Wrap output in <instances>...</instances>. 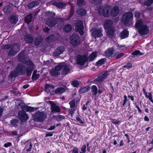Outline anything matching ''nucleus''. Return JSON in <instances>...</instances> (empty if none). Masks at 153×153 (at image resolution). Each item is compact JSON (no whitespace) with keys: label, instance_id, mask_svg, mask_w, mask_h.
<instances>
[{"label":"nucleus","instance_id":"f257e3e1","mask_svg":"<svg viewBox=\"0 0 153 153\" xmlns=\"http://www.w3.org/2000/svg\"><path fill=\"white\" fill-rule=\"evenodd\" d=\"M24 64L27 66H25L21 63H18L15 68V70L11 71L9 75V77L11 79L16 78L20 75L25 74L26 71L27 76H30L32 71L35 67V65L33 62L30 60H27L25 61Z\"/></svg>","mask_w":153,"mask_h":153},{"label":"nucleus","instance_id":"f03ea898","mask_svg":"<svg viewBox=\"0 0 153 153\" xmlns=\"http://www.w3.org/2000/svg\"><path fill=\"white\" fill-rule=\"evenodd\" d=\"M133 15L131 12H126L122 15L121 22L124 25L132 24L133 23Z\"/></svg>","mask_w":153,"mask_h":153},{"label":"nucleus","instance_id":"7ed1b4c3","mask_svg":"<svg viewBox=\"0 0 153 153\" xmlns=\"http://www.w3.org/2000/svg\"><path fill=\"white\" fill-rule=\"evenodd\" d=\"M33 120L38 122H43L47 118V115L44 112L38 111L35 114L32 115Z\"/></svg>","mask_w":153,"mask_h":153},{"label":"nucleus","instance_id":"20e7f679","mask_svg":"<svg viewBox=\"0 0 153 153\" xmlns=\"http://www.w3.org/2000/svg\"><path fill=\"white\" fill-rule=\"evenodd\" d=\"M109 74V72L105 71L100 73L94 81L96 84H100L103 82L105 79L107 78Z\"/></svg>","mask_w":153,"mask_h":153},{"label":"nucleus","instance_id":"39448f33","mask_svg":"<svg viewBox=\"0 0 153 153\" xmlns=\"http://www.w3.org/2000/svg\"><path fill=\"white\" fill-rule=\"evenodd\" d=\"M103 7L100 6L97 8V10L99 14L101 13L102 10L103 16L105 17H108L110 16V12H109L110 6L109 5H106L102 9Z\"/></svg>","mask_w":153,"mask_h":153},{"label":"nucleus","instance_id":"423d86ee","mask_svg":"<svg viewBox=\"0 0 153 153\" xmlns=\"http://www.w3.org/2000/svg\"><path fill=\"white\" fill-rule=\"evenodd\" d=\"M56 69L58 70H62V75H66L70 71V69L68 66L66 64H62L61 65L56 66Z\"/></svg>","mask_w":153,"mask_h":153},{"label":"nucleus","instance_id":"0eeeda50","mask_svg":"<svg viewBox=\"0 0 153 153\" xmlns=\"http://www.w3.org/2000/svg\"><path fill=\"white\" fill-rule=\"evenodd\" d=\"M84 29L83 23L82 20H80L76 23L75 27V30L78 32L81 36H82L84 34Z\"/></svg>","mask_w":153,"mask_h":153},{"label":"nucleus","instance_id":"6e6552de","mask_svg":"<svg viewBox=\"0 0 153 153\" xmlns=\"http://www.w3.org/2000/svg\"><path fill=\"white\" fill-rule=\"evenodd\" d=\"M71 38L70 43L72 46L76 47L80 44L79 38L76 34L72 35L71 36Z\"/></svg>","mask_w":153,"mask_h":153},{"label":"nucleus","instance_id":"1a4fd4ad","mask_svg":"<svg viewBox=\"0 0 153 153\" xmlns=\"http://www.w3.org/2000/svg\"><path fill=\"white\" fill-rule=\"evenodd\" d=\"M77 62L78 64L83 65L87 62H88V58L85 54L80 55L77 59Z\"/></svg>","mask_w":153,"mask_h":153},{"label":"nucleus","instance_id":"9d476101","mask_svg":"<svg viewBox=\"0 0 153 153\" xmlns=\"http://www.w3.org/2000/svg\"><path fill=\"white\" fill-rule=\"evenodd\" d=\"M102 30L101 28H96L94 29L92 33V36L95 38H100L103 35L102 34Z\"/></svg>","mask_w":153,"mask_h":153},{"label":"nucleus","instance_id":"9b49d317","mask_svg":"<svg viewBox=\"0 0 153 153\" xmlns=\"http://www.w3.org/2000/svg\"><path fill=\"white\" fill-rule=\"evenodd\" d=\"M138 29L139 33L140 36L147 34L149 33V30L146 25H143Z\"/></svg>","mask_w":153,"mask_h":153},{"label":"nucleus","instance_id":"f8f14e48","mask_svg":"<svg viewBox=\"0 0 153 153\" xmlns=\"http://www.w3.org/2000/svg\"><path fill=\"white\" fill-rule=\"evenodd\" d=\"M18 115L19 119L22 121H25L29 119L27 114L24 110L19 111L18 112Z\"/></svg>","mask_w":153,"mask_h":153},{"label":"nucleus","instance_id":"ddd939ff","mask_svg":"<svg viewBox=\"0 0 153 153\" xmlns=\"http://www.w3.org/2000/svg\"><path fill=\"white\" fill-rule=\"evenodd\" d=\"M119 9L117 6H114L110 12V16L112 17L117 16L119 13Z\"/></svg>","mask_w":153,"mask_h":153},{"label":"nucleus","instance_id":"4468645a","mask_svg":"<svg viewBox=\"0 0 153 153\" xmlns=\"http://www.w3.org/2000/svg\"><path fill=\"white\" fill-rule=\"evenodd\" d=\"M58 22V19L55 18L48 19L47 21V23L48 26L51 28L57 24Z\"/></svg>","mask_w":153,"mask_h":153},{"label":"nucleus","instance_id":"2eb2a0df","mask_svg":"<svg viewBox=\"0 0 153 153\" xmlns=\"http://www.w3.org/2000/svg\"><path fill=\"white\" fill-rule=\"evenodd\" d=\"M50 104L51 105L52 111L55 112H59L61 109L59 106L56 105V104L53 102L49 101Z\"/></svg>","mask_w":153,"mask_h":153},{"label":"nucleus","instance_id":"dca6fc26","mask_svg":"<svg viewBox=\"0 0 153 153\" xmlns=\"http://www.w3.org/2000/svg\"><path fill=\"white\" fill-rule=\"evenodd\" d=\"M113 22L112 21L109 19L105 20L104 22L103 27L105 29H108L114 27L113 26Z\"/></svg>","mask_w":153,"mask_h":153},{"label":"nucleus","instance_id":"f3484780","mask_svg":"<svg viewBox=\"0 0 153 153\" xmlns=\"http://www.w3.org/2000/svg\"><path fill=\"white\" fill-rule=\"evenodd\" d=\"M65 50L64 47L62 46L58 47L53 52V54L55 56H58L62 54Z\"/></svg>","mask_w":153,"mask_h":153},{"label":"nucleus","instance_id":"a211bd4d","mask_svg":"<svg viewBox=\"0 0 153 153\" xmlns=\"http://www.w3.org/2000/svg\"><path fill=\"white\" fill-rule=\"evenodd\" d=\"M98 54L97 51L92 52L88 56V59L89 62H92L97 58Z\"/></svg>","mask_w":153,"mask_h":153},{"label":"nucleus","instance_id":"6ab92c4d","mask_svg":"<svg viewBox=\"0 0 153 153\" xmlns=\"http://www.w3.org/2000/svg\"><path fill=\"white\" fill-rule=\"evenodd\" d=\"M13 9L12 4H9L4 7L3 11L4 13L8 14L11 12Z\"/></svg>","mask_w":153,"mask_h":153},{"label":"nucleus","instance_id":"aec40b11","mask_svg":"<svg viewBox=\"0 0 153 153\" xmlns=\"http://www.w3.org/2000/svg\"><path fill=\"white\" fill-rule=\"evenodd\" d=\"M114 52V49L113 48H109L107 49L104 52L105 55L108 57L113 56Z\"/></svg>","mask_w":153,"mask_h":153},{"label":"nucleus","instance_id":"412c9836","mask_svg":"<svg viewBox=\"0 0 153 153\" xmlns=\"http://www.w3.org/2000/svg\"><path fill=\"white\" fill-rule=\"evenodd\" d=\"M107 30L106 34L109 37H113L114 36L115 33V29L114 27L105 29Z\"/></svg>","mask_w":153,"mask_h":153},{"label":"nucleus","instance_id":"4be33fe9","mask_svg":"<svg viewBox=\"0 0 153 153\" xmlns=\"http://www.w3.org/2000/svg\"><path fill=\"white\" fill-rule=\"evenodd\" d=\"M22 108L26 110L27 112H32L36 111L38 109V108H34L33 107L25 105L22 107Z\"/></svg>","mask_w":153,"mask_h":153},{"label":"nucleus","instance_id":"5701e85b","mask_svg":"<svg viewBox=\"0 0 153 153\" xmlns=\"http://www.w3.org/2000/svg\"><path fill=\"white\" fill-rule=\"evenodd\" d=\"M123 100L121 101L120 103H122L123 107H126L127 105L126 104H128L129 106L130 105V103L128 102L129 100L127 98V96L126 95H124L123 97Z\"/></svg>","mask_w":153,"mask_h":153},{"label":"nucleus","instance_id":"b1692460","mask_svg":"<svg viewBox=\"0 0 153 153\" xmlns=\"http://www.w3.org/2000/svg\"><path fill=\"white\" fill-rule=\"evenodd\" d=\"M39 2L36 0L32 1L30 3L27 5V8L29 9H30L35 6H38L39 5Z\"/></svg>","mask_w":153,"mask_h":153},{"label":"nucleus","instance_id":"393cba45","mask_svg":"<svg viewBox=\"0 0 153 153\" xmlns=\"http://www.w3.org/2000/svg\"><path fill=\"white\" fill-rule=\"evenodd\" d=\"M25 41L28 43H32L33 41V38L32 35L28 34L25 37Z\"/></svg>","mask_w":153,"mask_h":153},{"label":"nucleus","instance_id":"a878e982","mask_svg":"<svg viewBox=\"0 0 153 153\" xmlns=\"http://www.w3.org/2000/svg\"><path fill=\"white\" fill-rule=\"evenodd\" d=\"M76 12L77 14L80 16H84L87 14L86 9L83 8H80L77 10Z\"/></svg>","mask_w":153,"mask_h":153},{"label":"nucleus","instance_id":"bb28decb","mask_svg":"<svg viewBox=\"0 0 153 153\" xmlns=\"http://www.w3.org/2000/svg\"><path fill=\"white\" fill-rule=\"evenodd\" d=\"M72 26L70 24H67L63 27V31L67 33H69L72 29Z\"/></svg>","mask_w":153,"mask_h":153},{"label":"nucleus","instance_id":"cd10ccee","mask_svg":"<svg viewBox=\"0 0 153 153\" xmlns=\"http://www.w3.org/2000/svg\"><path fill=\"white\" fill-rule=\"evenodd\" d=\"M9 20L11 24H16L18 21V18L15 15H12L9 18Z\"/></svg>","mask_w":153,"mask_h":153},{"label":"nucleus","instance_id":"c85d7f7f","mask_svg":"<svg viewBox=\"0 0 153 153\" xmlns=\"http://www.w3.org/2000/svg\"><path fill=\"white\" fill-rule=\"evenodd\" d=\"M143 90L145 97L147 98H149L150 101L153 103V97L152 92H151L150 93H149V95H148L147 94V92L145 91L144 88H143Z\"/></svg>","mask_w":153,"mask_h":153},{"label":"nucleus","instance_id":"c756f323","mask_svg":"<svg viewBox=\"0 0 153 153\" xmlns=\"http://www.w3.org/2000/svg\"><path fill=\"white\" fill-rule=\"evenodd\" d=\"M129 35V32L127 30L124 29L121 33L120 37L122 39L127 37Z\"/></svg>","mask_w":153,"mask_h":153},{"label":"nucleus","instance_id":"7c9ffc66","mask_svg":"<svg viewBox=\"0 0 153 153\" xmlns=\"http://www.w3.org/2000/svg\"><path fill=\"white\" fill-rule=\"evenodd\" d=\"M90 89L89 86L87 85L79 89V92L80 94H83L89 91Z\"/></svg>","mask_w":153,"mask_h":153},{"label":"nucleus","instance_id":"2f4dec72","mask_svg":"<svg viewBox=\"0 0 153 153\" xmlns=\"http://www.w3.org/2000/svg\"><path fill=\"white\" fill-rule=\"evenodd\" d=\"M11 48H12L17 53L20 51V46L18 43H16L13 44L11 45Z\"/></svg>","mask_w":153,"mask_h":153},{"label":"nucleus","instance_id":"473e14b6","mask_svg":"<svg viewBox=\"0 0 153 153\" xmlns=\"http://www.w3.org/2000/svg\"><path fill=\"white\" fill-rule=\"evenodd\" d=\"M60 71V70L56 69L55 66V69L51 70L50 72L52 76L56 77L57 76L60 74V73L58 71Z\"/></svg>","mask_w":153,"mask_h":153},{"label":"nucleus","instance_id":"72a5a7b5","mask_svg":"<svg viewBox=\"0 0 153 153\" xmlns=\"http://www.w3.org/2000/svg\"><path fill=\"white\" fill-rule=\"evenodd\" d=\"M18 60L20 62H22L25 59V52L23 51L20 52L18 55Z\"/></svg>","mask_w":153,"mask_h":153},{"label":"nucleus","instance_id":"f704fd0d","mask_svg":"<svg viewBox=\"0 0 153 153\" xmlns=\"http://www.w3.org/2000/svg\"><path fill=\"white\" fill-rule=\"evenodd\" d=\"M27 141H26V144L25 147V149H27L26 151L27 152H30L31 151L33 146V145L31 142L29 143H27Z\"/></svg>","mask_w":153,"mask_h":153},{"label":"nucleus","instance_id":"c9c22d12","mask_svg":"<svg viewBox=\"0 0 153 153\" xmlns=\"http://www.w3.org/2000/svg\"><path fill=\"white\" fill-rule=\"evenodd\" d=\"M65 91V89L63 87H59L55 91V93L56 94H62Z\"/></svg>","mask_w":153,"mask_h":153},{"label":"nucleus","instance_id":"e433bc0d","mask_svg":"<svg viewBox=\"0 0 153 153\" xmlns=\"http://www.w3.org/2000/svg\"><path fill=\"white\" fill-rule=\"evenodd\" d=\"M32 15L31 13L27 15L25 17V22L27 24H29L32 21Z\"/></svg>","mask_w":153,"mask_h":153},{"label":"nucleus","instance_id":"4c0bfd02","mask_svg":"<svg viewBox=\"0 0 153 153\" xmlns=\"http://www.w3.org/2000/svg\"><path fill=\"white\" fill-rule=\"evenodd\" d=\"M106 60V59L105 58L101 59L96 62V65L99 67L101 66L105 63Z\"/></svg>","mask_w":153,"mask_h":153},{"label":"nucleus","instance_id":"58836bf2","mask_svg":"<svg viewBox=\"0 0 153 153\" xmlns=\"http://www.w3.org/2000/svg\"><path fill=\"white\" fill-rule=\"evenodd\" d=\"M91 91L93 95L96 96L97 93L98 89L97 86L95 85H93L91 87Z\"/></svg>","mask_w":153,"mask_h":153},{"label":"nucleus","instance_id":"ea45409f","mask_svg":"<svg viewBox=\"0 0 153 153\" xmlns=\"http://www.w3.org/2000/svg\"><path fill=\"white\" fill-rule=\"evenodd\" d=\"M77 101L76 100L75 98H74L72 100L70 101L69 104L70 105V108H73L75 107L76 104H77Z\"/></svg>","mask_w":153,"mask_h":153},{"label":"nucleus","instance_id":"a19ab883","mask_svg":"<svg viewBox=\"0 0 153 153\" xmlns=\"http://www.w3.org/2000/svg\"><path fill=\"white\" fill-rule=\"evenodd\" d=\"M53 4L60 9L61 8H62L65 6V4L61 2H54Z\"/></svg>","mask_w":153,"mask_h":153},{"label":"nucleus","instance_id":"79ce46f5","mask_svg":"<svg viewBox=\"0 0 153 153\" xmlns=\"http://www.w3.org/2000/svg\"><path fill=\"white\" fill-rule=\"evenodd\" d=\"M125 54L123 53H120L119 52H115L114 53V56H115V59H120L122 57L124 56Z\"/></svg>","mask_w":153,"mask_h":153},{"label":"nucleus","instance_id":"37998d69","mask_svg":"<svg viewBox=\"0 0 153 153\" xmlns=\"http://www.w3.org/2000/svg\"><path fill=\"white\" fill-rule=\"evenodd\" d=\"M17 53L14 50L11 48L8 52V56L10 57L13 56H15Z\"/></svg>","mask_w":153,"mask_h":153},{"label":"nucleus","instance_id":"c03bdc74","mask_svg":"<svg viewBox=\"0 0 153 153\" xmlns=\"http://www.w3.org/2000/svg\"><path fill=\"white\" fill-rule=\"evenodd\" d=\"M142 24L143 22L142 20L141 19H139L136 22L135 27L136 28H138L143 25Z\"/></svg>","mask_w":153,"mask_h":153},{"label":"nucleus","instance_id":"a18cd8bd","mask_svg":"<svg viewBox=\"0 0 153 153\" xmlns=\"http://www.w3.org/2000/svg\"><path fill=\"white\" fill-rule=\"evenodd\" d=\"M46 16L51 18H54L53 17L55 15V13L53 12L48 11L45 12Z\"/></svg>","mask_w":153,"mask_h":153},{"label":"nucleus","instance_id":"49530a36","mask_svg":"<svg viewBox=\"0 0 153 153\" xmlns=\"http://www.w3.org/2000/svg\"><path fill=\"white\" fill-rule=\"evenodd\" d=\"M111 122L114 124L116 126L117 125L120 124L121 122V120H119L118 119H116L115 118L111 119Z\"/></svg>","mask_w":153,"mask_h":153},{"label":"nucleus","instance_id":"de8ad7c7","mask_svg":"<svg viewBox=\"0 0 153 153\" xmlns=\"http://www.w3.org/2000/svg\"><path fill=\"white\" fill-rule=\"evenodd\" d=\"M42 39H40L39 37H37L34 41V45L36 46H38L42 43Z\"/></svg>","mask_w":153,"mask_h":153},{"label":"nucleus","instance_id":"09e8293b","mask_svg":"<svg viewBox=\"0 0 153 153\" xmlns=\"http://www.w3.org/2000/svg\"><path fill=\"white\" fill-rule=\"evenodd\" d=\"M55 118L56 120L58 122L61 121L62 120L64 119L65 118L64 116L61 115L55 116Z\"/></svg>","mask_w":153,"mask_h":153},{"label":"nucleus","instance_id":"8fccbe9b","mask_svg":"<svg viewBox=\"0 0 153 153\" xmlns=\"http://www.w3.org/2000/svg\"><path fill=\"white\" fill-rule=\"evenodd\" d=\"M71 84L74 87H78L79 83L77 80H74L71 82Z\"/></svg>","mask_w":153,"mask_h":153},{"label":"nucleus","instance_id":"3c124183","mask_svg":"<svg viewBox=\"0 0 153 153\" xmlns=\"http://www.w3.org/2000/svg\"><path fill=\"white\" fill-rule=\"evenodd\" d=\"M53 35H50L46 38L47 42L49 43L51 42L53 40Z\"/></svg>","mask_w":153,"mask_h":153},{"label":"nucleus","instance_id":"603ef678","mask_svg":"<svg viewBox=\"0 0 153 153\" xmlns=\"http://www.w3.org/2000/svg\"><path fill=\"white\" fill-rule=\"evenodd\" d=\"M77 3L79 6H82L85 4V2L84 0H77Z\"/></svg>","mask_w":153,"mask_h":153},{"label":"nucleus","instance_id":"864d4df0","mask_svg":"<svg viewBox=\"0 0 153 153\" xmlns=\"http://www.w3.org/2000/svg\"><path fill=\"white\" fill-rule=\"evenodd\" d=\"M127 98L128 100H129V101L130 100H131L133 102H135L134 100V96L132 95L131 94H128Z\"/></svg>","mask_w":153,"mask_h":153},{"label":"nucleus","instance_id":"5fc2aeb1","mask_svg":"<svg viewBox=\"0 0 153 153\" xmlns=\"http://www.w3.org/2000/svg\"><path fill=\"white\" fill-rule=\"evenodd\" d=\"M153 3V1H151L150 0H148V1H146L144 2V5L145 6L149 7Z\"/></svg>","mask_w":153,"mask_h":153},{"label":"nucleus","instance_id":"6e6d98bb","mask_svg":"<svg viewBox=\"0 0 153 153\" xmlns=\"http://www.w3.org/2000/svg\"><path fill=\"white\" fill-rule=\"evenodd\" d=\"M40 75L39 74H37L32 75L31 79L33 80H36L40 77Z\"/></svg>","mask_w":153,"mask_h":153},{"label":"nucleus","instance_id":"4d7b16f0","mask_svg":"<svg viewBox=\"0 0 153 153\" xmlns=\"http://www.w3.org/2000/svg\"><path fill=\"white\" fill-rule=\"evenodd\" d=\"M132 66V64L131 63L128 62V63L126 65L123 66V68H126L128 69L131 68Z\"/></svg>","mask_w":153,"mask_h":153},{"label":"nucleus","instance_id":"13d9d810","mask_svg":"<svg viewBox=\"0 0 153 153\" xmlns=\"http://www.w3.org/2000/svg\"><path fill=\"white\" fill-rule=\"evenodd\" d=\"M10 123L14 126H15L17 125V123H18V120L16 119H13L11 120Z\"/></svg>","mask_w":153,"mask_h":153},{"label":"nucleus","instance_id":"bf43d9fd","mask_svg":"<svg viewBox=\"0 0 153 153\" xmlns=\"http://www.w3.org/2000/svg\"><path fill=\"white\" fill-rule=\"evenodd\" d=\"M76 120L77 122H78L81 124H84V121L82 120L79 117H76Z\"/></svg>","mask_w":153,"mask_h":153},{"label":"nucleus","instance_id":"052dcab7","mask_svg":"<svg viewBox=\"0 0 153 153\" xmlns=\"http://www.w3.org/2000/svg\"><path fill=\"white\" fill-rule=\"evenodd\" d=\"M75 109L71 108L70 109L69 111V114L71 115V117H72V115L74 114Z\"/></svg>","mask_w":153,"mask_h":153},{"label":"nucleus","instance_id":"680f3d73","mask_svg":"<svg viewBox=\"0 0 153 153\" xmlns=\"http://www.w3.org/2000/svg\"><path fill=\"white\" fill-rule=\"evenodd\" d=\"M74 148L71 152L72 153H79L78 149L76 147H74L73 146Z\"/></svg>","mask_w":153,"mask_h":153},{"label":"nucleus","instance_id":"e2e57ef3","mask_svg":"<svg viewBox=\"0 0 153 153\" xmlns=\"http://www.w3.org/2000/svg\"><path fill=\"white\" fill-rule=\"evenodd\" d=\"M86 145H85L82 146L81 148V151L83 153H85L86 152Z\"/></svg>","mask_w":153,"mask_h":153},{"label":"nucleus","instance_id":"0e129e2a","mask_svg":"<svg viewBox=\"0 0 153 153\" xmlns=\"http://www.w3.org/2000/svg\"><path fill=\"white\" fill-rule=\"evenodd\" d=\"M12 145V143L11 142H9L7 143H5L4 145V147H5V148H7V147L11 146Z\"/></svg>","mask_w":153,"mask_h":153},{"label":"nucleus","instance_id":"69168bd1","mask_svg":"<svg viewBox=\"0 0 153 153\" xmlns=\"http://www.w3.org/2000/svg\"><path fill=\"white\" fill-rule=\"evenodd\" d=\"M53 135V133L52 132H48L45 135V137H51Z\"/></svg>","mask_w":153,"mask_h":153},{"label":"nucleus","instance_id":"338daca9","mask_svg":"<svg viewBox=\"0 0 153 153\" xmlns=\"http://www.w3.org/2000/svg\"><path fill=\"white\" fill-rule=\"evenodd\" d=\"M139 50H135L133 52L131 53V55L134 56H137L138 55V52Z\"/></svg>","mask_w":153,"mask_h":153},{"label":"nucleus","instance_id":"774afa93","mask_svg":"<svg viewBox=\"0 0 153 153\" xmlns=\"http://www.w3.org/2000/svg\"><path fill=\"white\" fill-rule=\"evenodd\" d=\"M43 30L45 33H48L50 30V29L48 27H46L45 28H44L43 29Z\"/></svg>","mask_w":153,"mask_h":153}]
</instances>
